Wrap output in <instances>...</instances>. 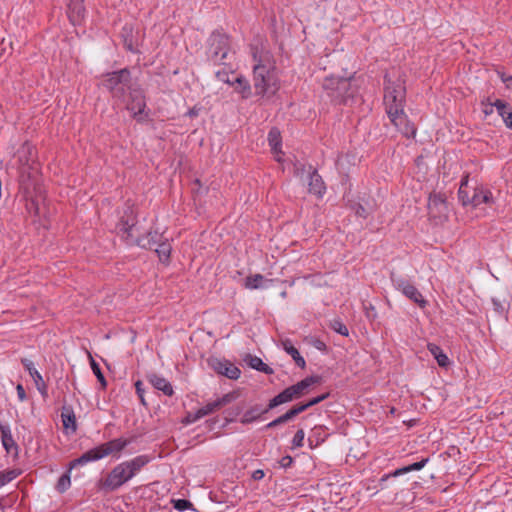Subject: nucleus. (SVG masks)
I'll return each instance as SVG.
<instances>
[{"mask_svg": "<svg viewBox=\"0 0 512 512\" xmlns=\"http://www.w3.org/2000/svg\"><path fill=\"white\" fill-rule=\"evenodd\" d=\"M305 406L306 405H304L303 403H298L294 405L292 408H290L287 412L290 415L291 419H294L297 415L306 411L307 409L305 408Z\"/></svg>", "mask_w": 512, "mask_h": 512, "instance_id": "8fccbe9b", "label": "nucleus"}, {"mask_svg": "<svg viewBox=\"0 0 512 512\" xmlns=\"http://www.w3.org/2000/svg\"><path fill=\"white\" fill-rule=\"evenodd\" d=\"M89 357H90V363H91V368H92L93 373L97 377V380L100 382L101 388L106 389L107 381L101 371L99 364L93 359V357L91 355H89Z\"/></svg>", "mask_w": 512, "mask_h": 512, "instance_id": "4c0bfd02", "label": "nucleus"}, {"mask_svg": "<svg viewBox=\"0 0 512 512\" xmlns=\"http://www.w3.org/2000/svg\"><path fill=\"white\" fill-rule=\"evenodd\" d=\"M70 466L68 467V470L58 479L56 484V490L59 493H64L67 491L71 486V478H70Z\"/></svg>", "mask_w": 512, "mask_h": 512, "instance_id": "e433bc0d", "label": "nucleus"}, {"mask_svg": "<svg viewBox=\"0 0 512 512\" xmlns=\"http://www.w3.org/2000/svg\"><path fill=\"white\" fill-rule=\"evenodd\" d=\"M327 435L324 433V427L321 425H317L312 428L311 435L308 438L310 446H318L323 443L326 439Z\"/></svg>", "mask_w": 512, "mask_h": 512, "instance_id": "2f4dec72", "label": "nucleus"}, {"mask_svg": "<svg viewBox=\"0 0 512 512\" xmlns=\"http://www.w3.org/2000/svg\"><path fill=\"white\" fill-rule=\"evenodd\" d=\"M16 157L21 175L27 174L29 179L34 178L38 172L35 147L28 142L23 143L17 150Z\"/></svg>", "mask_w": 512, "mask_h": 512, "instance_id": "1a4fd4ad", "label": "nucleus"}, {"mask_svg": "<svg viewBox=\"0 0 512 512\" xmlns=\"http://www.w3.org/2000/svg\"><path fill=\"white\" fill-rule=\"evenodd\" d=\"M390 279L394 288L400 291L408 299L416 303L420 308H425L428 304L420 291L406 278L391 272Z\"/></svg>", "mask_w": 512, "mask_h": 512, "instance_id": "9d476101", "label": "nucleus"}, {"mask_svg": "<svg viewBox=\"0 0 512 512\" xmlns=\"http://www.w3.org/2000/svg\"><path fill=\"white\" fill-rule=\"evenodd\" d=\"M189 115L190 116H195V115H197V112L194 109H192V110L189 111Z\"/></svg>", "mask_w": 512, "mask_h": 512, "instance_id": "e2e57ef3", "label": "nucleus"}, {"mask_svg": "<svg viewBox=\"0 0 512 512\" xmlns=\"http://www.w3.org/2000/svg\"><path fill=\"white\" fill-rule=\"evenodd\" d=\"M21 363L24 368L28 371L29 375L33 378L37 389L44 395L47 392V385L45 384L41 374L37 371L34 366V363L27 359L22 358Z\"/></svg>", "mask_w": 512, "mask_h": 512, "instance_id": "f3484780", "label": "nucleus"}, {"mask_svg": "<svg viewBox=\"0 0 512 512\" xmlns=\"http://www.w3.org/2000/svg\"><path fill=\"white\" fill-rule=\"evenodd\" d=\"M329 397V393H324L322 395H319L317 397H314L312 399H310L309 401L303 403L305 406L306 409L312 407V406H315L317 404H319L320 402L324 401L325 399H327Z\"/></svg>", "mask_w": 512, "mask_h": 512, "instance_id": "09e8293b", "label": "nucleus"}, {"mask_svg": "<svg viewBox=\"0 0 512 512\" xmlns=\"http://www.w3.org/2000/svg\"><path fill=\"white\" fill-rule=\"evenodd\" d=\"M1 441L4 449L7 453H13L15 456L18 455L19 447L15 442L11 429L7 424H0Z\"/></svg>", "mask_w": 512, "mask_h": 512, "instance_id": "dca6fc26", "label": "nucleus"}, {"mask_svg": "<svg viewBox=\"0 0 512 512\" xmlns=\"http://www.w3.org/2000/svg\"><path fill=\"white\" fill-rule=\"evenodd\" d=\"M264 475H265V474H264V471H263V470L258 469V470H255V471L253 472V474H252V478H253L254 480H261V479L264 477Z\"/></svg>", "mask_w": 512, "mask_h": 512, "instance_id": "13d9d810", "label": "nucleus"}, {"mask_svg": "<svg viewBox=\"0 0 512 512\" xmlns=\"http://www.w3.org/2000/svg\"><path fill=\"white\" fill-rule=\"evenodd\" d=\"M429 462V458H423L421 459L420 461L418 462H415V463H412L410 465H407V466H404V467H401V468H398L396 469L395 471H393L392 473H389V474H385L381 479L380 481L383 482V481H386L388 478L390 477H398V476H401V475H404L406 473H409L411 471H419L421 470L422 468L425 467V465Z\"/></svg>", "mask_w": 512, "mask_h": 512, "instance_id": "4be33fe9", "label": "nucleus"}, {"mask_svg": "<svg viewBox=\"0 0 512 512\" xmlns=\"http://www.w3.org/2000/svg\"><path fill=\"white\" fill-rule=\"evenodd\" d=\"M283 349L293 358L295 364L304 369L306 367L305 359L300 355L297 348H295L289 339L282 341Z\"/></svg>", "mask_w": 512, "mask_h": 512, "instance_id": "a878e982", "label": "nucleus"}, {"mask_svg": "<svg viewBox=\"0 0 512 512\" xmlns=\"http://www.w3.org/2000/svg\"><path fill=\"white\" fill-rule=\"evenodd\" d=\"M506 126L509 128V122H512V111L510 110L504 117H502Z\"/></svg>", "mask_w": 512, "mask_h": 512, "instance_id": "052dcab7", "label": "nucleus"}, {"mask_svg": "<svg viewBox=\"0 0 512 512\" xmlns=\"http://www.w3.org/2000/svg\"><path fill=\"white\" fill-rule=\"evenodd\" d=\"M209 364L218 374L229 379L237 380L240 377V369L227 360L213 358L209 360Z\"/></svg>", "mask_w": 512, "mask_h": 512, "instance_id": "ddd939ff", "label": "nucleus"}, {"mask_svg": "<svg viewBox=\"0 0 512 512\" xmlns=\"http://www.w3.org/2000/svg\"><path fill=\"white\" fill-rule=\"evenodd\" d=\"M458 198L464 206L469 205L471 201V195L468 188H462L458 190Z\"/></svg>", "mask_w": 512, "mask_h": 512, "instance_id": "49530a36", "label": "nucleus"}, {"mask_svg": "<svg viewBox=\"0 0 512 512\" xmlns=\"http://www.w3.org/2000/svg\"><path fill=\"white\" fill-rule=\"evenodd\" d=\"M102 85L109 91L112 98L125 102L128 93L138 85V82L132 78L128 68H122L104 74Z\"/></svg>", "mask_w": 512, "mask_h": 512, "instance_id": "39448f33", "label": "nucleus"}, {"mask_svg": "<svg viewBox=\"0 0 512 512\" xmlns=\"http://www.w3.org/2000/svg\"><path fill=\"white\" fill-rule=\"evenodd\" d=\"M296 399H297L296 396L294 395L291 387L289 386V387L285 388L282 392L277 394L275 397H273L272 399L269 400V403H268L267 407L264 409V412H268V411L278 407L279 405L291 402Z\"/></svg>", "mask_w": 512, "mask_h": 512, "instance_id": "6ab92c4d", "label": "nucleus"}, {"mask_svg": "<svg viewBox=\"0 0 512 512\" xmlns=\"http://www.w3.org/2000/svg\"><path fill=\"white\" fill-rule=\"evenodd\" d=\"M135 389H136V394L138 395L141 403L146 406V402H145V398H144V388H143V383L142 381L138 380L135 382Z\"/></svg>", "mask_w": 512, "mask_h": 512, "instance_id": "3c124183", "label": "nucleus"}, {"mask_svg": "<svg viewBox=\"0 0 512 512\" xmlns=\"http://www.w3.org/2000/svg\"><path fill=\"white\" fill-rule=\"evenodd\" d=\"M16 391H17V396L19 398V400L21 402H23L24 400H26L27 396H26V392H25V389L24 387L21 385V384H18L17 387H16Z\"/></svg>", "mask_w": 512, "mask_h": 512, "instance_id": "5fc2aeb1", "label": "nucleus"}, {"mask_svg": "<svg viewBox=\"0 0 512 512\" xmlns=\"http://www.w3.org/2000/svg\"><path fill=\"white\" fill-rule=\"evenodd\" d=\"M329 327L336 333L342 336H348L349 330L347 326L340 319H333L330 321Z\"/></svg>", "mask_w": 512, "mask_h": 512, "instance_id": "58836bf2", "label": "nucleus"}, {"mask_svg": "<svg viewBox=\"0 0 512 512\" xmlns=\"http://www.w3.org/2000/svg\"><path fill=\"white\" fill-rule=\"evenodd\" d=\"M154 251L157 253L159 260L162 263H168L170 260V255H171V251H172V246L169 243L168 238L163 237L162 241L159 242V244L154 249Z\"/></svg>", "mask_w": 512, "mask_h": 512, "instance_id": "cd10ccee", "label": "nucleus"}, {"mask_svg": "<svg viewBox=\"0 0 512 512\" xmlns=\"http://www.w3.org/2000/svg\"><path fill=\"white\" fill-rule=\"evenodd\" d=\"M126 108L133 113V118L138 122H142L147 114H145L146 101L144 91L140 85H136L127 95Z\"/></svg>", "mask_w": 512, "mask_h": 512, "instance_id": "9b49d317", "label": "nucleus"}, {"mask_svg": "<svg viewBox=\"0 0 512 512\" xmlns=\"http://www.w3.org/2000/svg\"><path fill=\"white\" fill-rule=\"evenodd\" d=\"M509 128L512 129V122H509Z\"/></svg>", "mask_w": 512, "mask_h": 512, "instance_id": "774afa93", "label": "nucleus"}, {"mask_svg": "<svg viewBox=\"0 0 512 512\" xmlns=\"http://www.w3.org/2000/svg\"><path fill=\"white\" fill-rule=\"evenodd\" d=\"M254 60L257 63L253 67V87L255 95L260 97H271L279 90L278 78L275 67L269 61V55L257 59V54L253 53Z\"/></svg>", "mask_w": 512, "mask_h": 512, "instance_id": "7ed1b4c3", "label": "nucleus"}, {"mask_svg": "<svg viewBox=\"0 0 512 512\" xmlns=\"http://www.w3.org/2000/svg\"><path fill=\"white\" fill-rule=\"evenodd\" d=\"M244 361L253 369L263 372L265 374L271 375L273 374V369L268 366L266 363L262 361L261 358L257 356H253L251 354H247L244 358Z\"/></svg>", "mask_w": 512, "mask_h": 512, "instance_id": "393cba45", "label": "nucleus"}, {"mask_svg": "<svg viewBox=\"0 0 512 512\" xmlns=\"http://www.w3.org/2000/svg\"><path fill=\"white\" fill-rule=\"evenodd\" d=\"M193 417H194V414L189 413V414L187 415V423H193L194 421H190Z\"/></svg>", "mask_w": 512, "mask_h": 512, "instance_id": "680f3d73", "label": "nucleus"}, {"mask_svg": "<svg viewBox=\"0 0 512 512\" xmlns=\"http://www.w3.org/2000/svg\"><path fill=\"white\" fill-rule=\"evenodd\" d=\"M268 142L274 154L281 153V135L277 128H272L269 131Z\"/></svg>", "mask_w": 512, "mask_h": 512, "instance_id": "7c9ffc66", "label": "nucleus"}, {"mask_svg": "<svg viewBox=\"0 0 512 512\" xmlns=\"http://www.w3.org/2000/svg\"><path fill=\"white\" fill-rule=\"evenodd\" d=\"M150 461L151 458L148 455H139L117 464L98 481V489L104 493L118 490L135 477Z\"/></svg>", "mask_w": 512, "mask_h": 512, "instance_id": "f257e3e1", "label": "nucleus"}, {"mask_svg": "<svg viewBox=\"0 0 512 512\" xmlns=\"http://www.w3.org/2000/svg\"><path fill=\"white\" fill-rule=\"evenodd\" d=\"M484 112H485V114L492 113V108H487Z\"/></svg>", "mask_w": 512, "mask_h": 512, "instance_id": "0e129e2a", "label": "nucleus"}, {"mask_svg": "<svg viewBox=\"0 0 512 512\" xmlns=\"http://www.w3.org/2000/svg\"><path fill=\"white\" fill-rule=\"evenodd\" d=\"M468 182H469V176H468V175H465V176L461 179V183H460V187H459V189H462V188H468Z\"/></svg>", "mask_w": 512, "mask_h": 512, "instance_id": "bf43d9fd", "label": "nucleus"}, {"mask_svg": "<svg viewBox=\"0 0 512 512\" xmlns=\"http://www.w3.org/2000/svg\"><path fill=\"white\" fill-rule=\"evenodd\" d=\"M137 34L138 33H135L133 26L128 24L123 26L120 33L125 49L135 54L140 53L138 49L139 39Z\"/></svg>", "mask_w": 512, "mask_h": 512, "instance_id": "4468645a", "label": "nucleus"}, {"mask_svg": "<svg viewBox=\"0 0 512 512\" xmlns=\"http://www.w3.org/2000/svg\"><path fill=\"white\" fill-rule=\"evenodd\" d=\"M352 209L354 210V212H355V214L357 216L362 217V218L365 219L370 214H372L374 212V204L366 203L364 205V204H361V203H355L352 206Z\"/></svg>", "mask_w": 512, "mask_h": 512, "instance_id": "72a5a7b5", "label": "nucleus"}, {"mask_svg": "<svg viewBox=\"0 0 512 512\" xmlns=\"http://www.w3.org/2000/svg\"><path fill=\"white\" fill-rule=\"evenodd\" d=\"M172 503L173 507L180 512L191 509L193 506V504L187 499L172 500Z\"/></svg>", "mask_w": 512, "mask_h": 512, "instance_id": "37998d69", "label": "nucleus"}, {"mask_svg": "<svg viewBox=\"0 0 512 512\" xmlns=\"http://www.w3.org/2000/svg\"><path fill=\"white\" fill-rule=\"evenodd\" d=\"M131 442L132 439L120 437L102 443L86 451L80 457L72 460L70 462V469H73L79 465H85L89 462L98 461L110 455L116 456L121 451H123L129 444H131Z\"/></svg>", "mask_w": 512, "mask_h": 512, "instance_id": "423d86ee", "label": "nucleus"}, {"mask_svg": "<svg viewBox=\"0 0 512 512\" xmlns=\"http://www.w3.org/2000/svg\"><path fill=\"white\" fill-rule=\"evenodd\" d=\"M308 173H309V183H308L309 192L318 197H322L325 192V185L322 180V177L318 174L317 170L312 168V166H309Z\"/></svg>", "mask_w": 512, "mask_h": 512, "instance_id": "2eb2a0df", "label": "nucleus"}, {"mask_svg": "<svg viewBox=\"0 0 512 512\" xmlns=\"http://www.w3.org/2000/svg\"><path fill=\"white\" fill-rule=\"evenodd\" d=\"M427 348L429 352L434 356L439 366L447 367L450 364L448 356L438 345L429 343Z\"/></svg>", "mask_w": 512, "mask_h": 512, "instance_id": "c85d7f7f", "label": "nucleus"}, {"mask_svg": "<svg viewBox=\"0 0 512 512\" xmlns=\"http://www.w3.org/2000/svg\"><path fill=\"white\" fill-rule=\"evenodd\" d=\"M322 87L326 96L334 104L347 105L358 93L354 77L329 76L324 79Z\"/></svg>", "mask_w": 512, "mask_h": 512, "instance_id": "20e7f679", "label": "nucleus"}, {"mask_svg": "<svg viewBox=\"0 0 512 512\" xmlns=\"http://www.w3.org/2000/svg\"><path fill=\"white\" fill-rule=\"evenodd\" d=\"M21 472L22 471L18 468L8 469L0 472V488L17 478Z\"/></svg>", "mask_w": 512, "mask_h": 512, "instance_id": "f704fd0d", "label": "nucleus"}, {"mask_svg": "<svg viewBox=\"0 0 512 512\" xmlns=\"http://www.w3.org/2000/svg\"><path fill=\"white\" fill-rule=\"evenodd\" d=\"M235 76H237L234 72H227L225 70H221V71H217L216 72V78L219 80V81H222L224 83H227L229 85H233V79L235 78Z\"/></svg>", "mask_w": 512, "mask_h": 512, "instance_id": "79ce46f5", "label": "nucleus"}, {"mask_svg": "<svg viewBox=\"0 0 512 512\" xmlns=\"http://www.w3.org/2000/svg\"><path fill=\"white\" fill-rule=\"evenodd\" d=\"M501 77V80L503 81V83L506 85L507 88H511L512 87V76H506L504 73H502L500 75Z\"/></svg>", "mask_w": 512, "mask_h": 512, "instance_id": "4d7b16f0", "label": "nucleus"}, {"mask_svg": "<svg viewBox=\"0 0 512 512\" xmlns=\"http://www.w3.org/2000/svg\"><path fill=\"white\" fill-rule=\"evenodd\" d=\"M312 345L319 351H325L327 348L326 344L320 339H314Z\"/></svg>", "mask_w": 512, "mask_h": 512, "instance_id": "6e6d98bb", "label": "nucleus"}, {"mask_svg": "<svg viewBox=\"0 0 512 512\" xmlns=\"http://www.w3.org/2000/svg\"><path fill=\"white\" fill-rule=\"evenodd\" d=\"M83 2H84V0H70V2L68 4V9L70 12V17L72 19H74V18L80 19L83 16V14L85 12Z\"/></svg>", "mask_w": 512, "mask_h": 512, "instance_id": "473e14b6", "label": "nucleus"}, {"mask_svg": "<svg viewBox=\"0 0 512 512\" xmlns=\"http://www.w3.org/2000/svg\"><path fill=\"white\" fill-rule=\"evenodd\" d=\"M365 315L370 320H374L377 317L376 309L372 304H369V306H365Z\"/></svg>", "mask_w": 512, "mask_h": 512, "instance_id": "603ef678", "label": "nucleus"}, {"mask_svg": "<svg viewBox=\"0 0 512 512\" xmlns=\"http://www.w3.org/2000/svg\"><path fill=\"white\" fill-rule=\"evenodd\" d=\"M232 82L235 92L239 93L242 99H248L252 96L251 85L244 76H235Z\"/></svg>", "mask_w": 512, "mask_h": 512, "instance_id": "5701e85b", "label": "nucleus"}, {"mask_svg": "<svg viewBox=\"0 0 512 512\" xmlns=\"http://www.w3.org/2000/svg\"><path fill=\"white\" fill-rule=\"evenodd\" d=\"M136 223L137 218L133 208L131 206H126L119 222L116 225V231L123 239H125L127 244H136L141 248L154 250L159 242L162 241L164 235L157 231H150L144 236H136L134 234Z\"/></svg>", "mask_w": 512, "mask_h": 512, "instance_id": "f03ea898", "label": "nucleus"}, {"mask_svg": "<svg viewBox=\"0 0 512 512\" xmlns=\"http://www.w3.org/2000/svg\"><path fill=\"white\" fill-rule=\"evenodd\" d=\"M61 419L64 428L71 429L73 432L76 431V417L71 406H63L61 410Z\"/></svg>", "mask_w": 512, "mask_h": 512, "instance_id": "bb28decb", "label": "nucleus"}, {"mask_svg": "<svg viewBox=\"0 0 512 512\" xmlns=\"http://www.w3.org/2000/svg\"><path fill=\"white\" fill-rule=\"evenodd\" d=\"M237 398L236 393L230 392L225 395H223L221 398L216 399L215 401L209 402L203 407L199 408L195 413L194 417L190 421H197L207 415H210L219 409H221L223 406L231 403Z\"/></svg>", "mask_w": 512, "mask_h": 512, "instance_id": "f8f14e48", "label": "nucleus"}, {"mask_svg": "<svg viewBox=\"0 0 512 512\" xmlns=\"http://www.w3.org/2000/svg\"><path fill=\"white\" fill-rule=\"evenodd\" d=\"M267 412H264V409H261L259 405H255L248 409L242 416L240 422L242 424H249L256 420H258L263 414H266Z\"/></svg>", "mask_w": 512, "mask_h": 512, "instance_id": "c756f323", "label": "nucleus"}, {"mask_svg": "<svg viewBox=\"0 0 512 512\" xmlns=\"http://www.w3.org/2000/svg\"><path fill=\"white\" fill-rule=\"evenodd\" d=\"M321 381V377L318 375L308 376L294 385H291V389L297 399L301 398L307 393L310 386L318 384Z\"/></svg>", "mask_w": 512, "mask_h": 512, "instance_id": "a211bd4d", "label": "nucleus"}, {"mask_svg": "<svg viewBox=\"0 0 512 512\" xmlns=\"http://www.w3.org/2000/svg\"><path fill=\"white\" fill-rule=\"evenodd\" d=\"M391 122L405 137L409 138L415 136L416 128L414 124L408 120L404 112L400 113L398 118Z\"/></svg>", "mask_w": 512, "mask_h": 512, "instance_id": "aec40b11", "label": "nucleus"}, {"mask_svg": "<svg viewBox=\"0 0 512 512\" xmlns=\"http://www.w3.org/2000/svg\"><path fill=\"white\" fill-rule=\"evenodd\" d=\"M405 92V87L400 81L391 82L385 76L384 104L390 121H394L404 112Z\"/></svg>", "mask_w": 512, "mask_h": 512, "instance_id": "0eeeda50", "label": "nucleus"}, {"mask_svg": "<svg viewBox=\"0 0 512 512\" xmlns=\"http://www.w3.org/2000/svg\"><path fill=\"white\" fill-rule=\"evenodd\" d=\"M484 112H485V114L492 113V108H487Z\"/></svg>", "mask_w": 512, "mask_h": 512, "instance_id": "69168bd1", "label": "nucleus"}, {"mask_svg": "<svg viewBox=\"0 0 512 512\" xmlns=\"http://www.w3.org/2000/svg\"><path fill=\"white\" fill-rule=\"evenodd\" d=\"M147 379L155 389L162 391L166 396H172L174 394L171 383L164 377L152 373L147 375Z\"/></svg>", "mask_w": 512, "mask_h": 512, "instance_id": "412c9836", "label": "nucleus"}, {"mask_svg": "<svg viewBox=\"0 0 512 512\" xmlns=\"http://www.w3.org/2000/svg\"><path fill=\"white\" fill-rule=\"evenodd\" d=\"M292 463H293V458L289 455L282 457L281 460L279 461L280 466L283 468L290 467Z\"/></svg>", "mask_w": 512, "mask_h": 512, "instance_id": "864d4df0", "label": "nucleus"}, {"mask_svg": "<svg viewBox=\"0 0 512 512\" xmlns=\"http://www.w3.org/2000/svg\"><path fill=\"white\" fill-rule=\"evenodd\" d=\"M492 106H494L497 109V111L501 117H504L510 111L509 105L500 99H497L492 104Z\"/></svg>", "mask_w": 512, "mask_h": 512, "instance_id": "a18cd8bd", "label": "nucleus"}, {"mask_svg": "<svg viewBox=\"0 0 512 512\" xmlns=\"http://www.w3.org/2000/svg\"><path fill=\"white\" fill-rule=\"evenodd\" d=\"M264 277L261 274H255L246 278V287L249 289H257L261 286Z\"/></svg>", "mask_w": 512, "mask_h": 512, "instance_id": "a19ab883", "label": "nucleus"}, {"mask_svg": "<svg viewBox=\"0 0 512 512\" xmlns=\"http://www.w3.org/2000/svg\"><path fill=\"white\" fill-rule=\"evenodd\" d=\"M38 198L36 200L32 199V203L35 204L36 206H38Z\"/></svg>", "mask_w": 512, "mask_h": 512, "instance_id": "338daca9", "label": "nucleus"}, {"mask_svg": "<svg viewBox=\"0 0 512 512\" xmlns=\"http://www.w3.org/2000/svg\"><path fill=\"white\" fill-rule=\"evenodd\" d=\"M441 207H445V196L440 193L431 194L428 199V208L430 210L438 209L440 212Z\"/></svg>", "mask_w": 512, "mask_h": 512, "instance_id": "c9c22d12", "label": "nucleus"}, {"mask_svg": "<svg viewBox=\"0 0 512 512\" xmlns=\"http://www.w3.org/2000/svg\"><path fill=\"white\" fill-rule=\"evenodd\" d=\"M305 432L302 428L298 429L292 439V445L295 448H300L304 445Z\"/></svg>", "mask_w": 512, "mask_h": 512, "instance_id": "c03bdc74", "label": "nucleus"}, {"mask_svg": "<svg viewBox=\"0 0 512 512\" xmlns=\"http://www.w3.org/2000/svg\"><path fill=\"white\" fill-rule=\"evenodd\" d=\"M229 52V37L217 31L213 32L208 39V59L215 65H226Z\"/></svg>", "mask_w": 512, "mask_h": 512, "instance_id": "6e6552de", "label": "nucleus"}, {"mask_svg": "<svg viewBox=\"0 0 512 512\" xmlns=\"http://www.w3.org/2000/svg\"><path fill=\"white\" fill-rule=\"evenodd\" d=\"M492 304H493L494 311L498 315L502 316L505 314L506 306H505L504 302H502L501 300H499L497 298H492Z\"/></svg>", "mask_w": 512, "mask_h": 512, "instance_id": "de8ad7c7", "label": "nucleus"}, {"mask_svg": "<svg viewBox=\"0 0 512 512\" xmlns=\"http://www.w3.org/2000/svg\"><path fill=\"white\" fill-rule=\"evenodd\" d=\"M491 199H492V194L489 190H484L482 188L474 187L472 189L470 205L476 207L482 203H490Z\"/></svg>", "mask_w": 512, "mask_h": 512, "instance_id": "b1692460", "label": "nucleus"}, {"mask_svg": "<svg viewBox=\"0 0 512 512\" xmlns=\"http://www.w3.org/2000/svg\"><path fill=\"white\" fill-rule=\"evenodd\" d=\"M291 420L292 419H291L290 415L288 414V412H286V413L282 414L281 416L277 417L276 419H274L273 421L266 424L264 426V429H272L279 425L285 424Z\"/></svg>", "mask_w": 512, "mask_h": 512, "instance_id": "ea45409f", "label": "nucleus"}]
</instances>
